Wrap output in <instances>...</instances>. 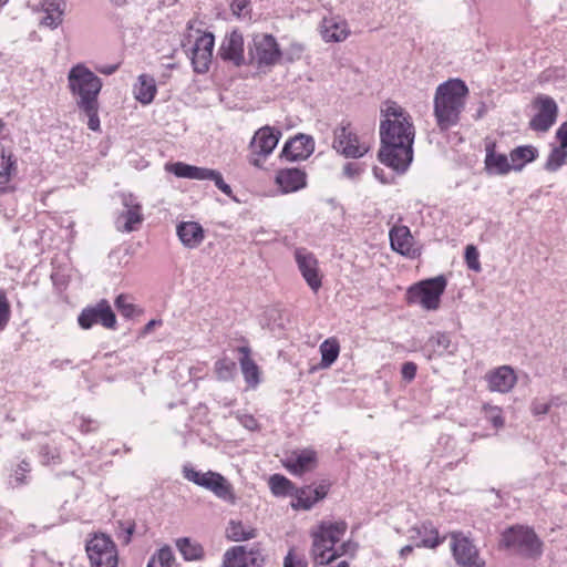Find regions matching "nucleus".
Masks as SVG:
<instances>
[{
  "label": "nucleus",
  "instance_id": "nucleus-1",
  "mask_svg": "<svg viewBox=\"0 0 567 567\" xmlns=\"http://www.w3.org/2000/svg\"><path fill=\"white\" fill-rule=\"evenodd\" d=\"M415 127L410 113L394 101L381 106L380 162L396 173H404L413 161Z\"/></svg>",
  "mask_w": 567,
  "mask_h": 567
},
{
  "label": "nucleus",
  "instance_id": "nucleus-2",
  "mask_svg": "<svg viewBox=\"0 0 567 567\" xmlns=\"http://www.w3.org/2000/svg\"><path fill=\"white\" fill-rule=\"evenodd\" d=\"M468 94L466 84L460 79H451L436 87L434 116L441 131L456 125Z\"/></svg>",
  "mask_w": 567,
  "mask_h": 567
},
{
  "label": "nucleus",
  "instance_id": "nucleus-3",
  "mask_svg": "<svg viewBox=\"0 0 567 567\" xmlns=\"http://www.w3.org/2000/svg\"><path fill=\"white\" fill-rule=\"evenodd\" d=\"M348 525L346 522H321L316 529L312 530V556L317 564L328 565L338 557L348 554L350 548L354 550L357 546L351 542H344L339 547L336 544L341 540L346 534Z\"/></svg>",
  "mask_w": 567,
  "mask_h": 567
},
{
  "label": "nucleus",
  "instance_id": "nucleus-4",
  "mask_svg": "<svg viewBox=\"0 0 567 567\" xmlns=\"http://www.w3.org/2000/svg\"><path fill=\"white\" fill-rule=\"evenodd\" d=\"M102 80L83 64H76L68 73V86L78 107L99 103Z\"/></svg>",
  "mask_w": 567,
  "mask_h": 567
},
{
  "label": "nucleus",
  "instance_id": "nucleus-5",
  "mask_svg": "<svg viewBox=\"0 0 567 567\" xmlns=\"http://www.w3.org/2000/svg\"><path fill=\"white\" fill-rule=\"evenodd\" d=\"M501 545L525 558L536 559L543 553V542L533 528L511 526L502 533Z\"/></svg>",
  "mask_w": 567,
  "mask_h": 567
},
{
  "label": "nucleus",
  "instance_id": "nucleus-6",
  "mask_svg": "<svg viewBox=\"0 0 567 567\" xmlns=\"http://www.w3.org/2000/svg\"><path fill=\"white\" fill-rule=\"evenodd\" d=\"M184 477L194 484L204 487L227 503L235 504L236 496L231 484L219 473L208 471L199 472L192 466L183 467Z\"/></svg>",
  "mask_w": 567,
  "mask_h": 567
},
{
  "label": "nucleus",
  "instance_id": "nucleus-7",
  "mask_svg": "<svg viewBox=\"0 0 567 567\" xmlns=\"http://www.w3.org/2000/svg\"><path fill=\"white\" fill-rule=\"evenodd\" d=\"M446 288L444 276L423 280L411 286L406 291L408 303H417L426 310H436L440 307L441 296Z\"/></svg>",
  "mask_w": 567,
  "mask_h": 567
},
{
  "label": "nucleus",
  "instance_id": "nucleus-8",
  "mask_svg": "<svg viewBox=\"0 0 567 567\" xmlns=\"http://www.w3.org/2000/svg\"><path fill=\"white\" fill-rule=\"evenodd\" d=\"M85 550L91 567H117V548L112 538L106 534H94L86 542Z\"/></svg>",
  "mask_w": 567,
  "mask_h": 567
},
{
  "label": "nucleus",
  "instance_id": "nucleus-9",
  "mask_svg": "<svg viewBox=\"0 0 567 567\" xmlns=\"http://www.w3.org/2000/svg\"><path fill=\"white\" fill-rule=\"evenodd\" d=\"M280 137L281 131L269 125L257 130L249 143V163L255 167H262L265 159L274 152Z\"/></svg>",
  "mask_w": 567,
  "mask_h": 567
},
{
  "label": "nucleus",
  "instance_id": "nucleus-10",
  "mask_svg": "<svg viewBox=\"0 0 567 567\" xmlns=\"http://www.w3.org/2000/svg\"><path fill=\"white\" fill-rule=\"evenodd\" d=\"M332 147L340 154L350 158L362 157L370 150L369 144L360 142L349 124H340L333 131Z\"/></svg>",
  "mask_w": 567,
  "mask_h": 567
},
{
  "label": "nucleus",
  "instance_id": "nucleus-11",
  "mask_svg": "<svg viewBox=\"0 0 567 567\" xmlns=\"http://www.w3.org/2000/svg\"><path fill=\"white\" fill-rule=\"evenodd\" d=\"M78 322L82 329H90L96 323L106 329H114L116 317L109 301L102 299L95 306L84 308L79 315Z\"/></svg>",
  "mask_w": 567,
  "mask_h": 567
},
{
  "label": "nucleus",
  "instance_id": "nucleus-12",
  "mask_svg": "<svg viewBox=\"0 0 567 567\" xmlns=\"http://www.w3.org/2000/svg\"><path fill=\"white\" fill-rule=\"evenodd\" d=\"M295 259L307 285L313 292H317L322 286V277L317 258L306 248H297L295 250Z\"/></svg>",
  "mask_w": 567,
  "mask_h": 567
},
{
  "label": "nucleus",
  "instance_id": "nucleus-13",
  "mask_svg": "<svg viewBox=\"0 0 567 567\" xmlns=\"http://www.w3.org/2000/svg\"><path fill=\"white\" fill-rule=\"evenodd\" d=\"M452 553L456 563L461 567H483L484 563L480 559L478 551L473 543L461 533H453Z\"/></svg>",
  "mask_w": 567,
  "mask_h": 567
},
{
  "label": "nucleus",
  "instance_id": "nucleus-14",
  "mask_svg": "<svg viewBox=\"0 0 567 567\" xmlns=\"http://www.w3.org/2000/svg\"><path fill=\"white\" fill-rule=\"evenodd\" d=\"M215 38L210 32L199 34L190 48V60L196 73H205L209 69L213 58Z\"/></svg>",
  "mask_w": 567,
  "mask_h": 567
},
{
  "label": "nucleus",
  "instance_id": "nucleus-15",
  "mask_svg": "<svg viewBox=\"0 0 567 567\" xmlns=\"http://www.w3.org/2000/svg\"><path fill=\"white\" fill-rule=\"evenodd\" d=\"M262 563L259 549L234 546L224 554L221 567H260Z\"/></svg>",
  "mask_w": 567,
  "mask_h": 567
},
{
  "label": "nucleus",
  "instance_id": "nucleus-16",
  "mask_svg": "<svg viewBox=\"0 0 567 567\" xmlns=\"http://www.w3.org/2000/svg\"><path fill=\"white\" fill-rule=\"evenodd\" d=\"M537 114L530 120L529 126L537 132H547L557 117V104L550 96L539 95L535 100Z\"/></svg>",
  "mask_w": 567,
  "mask_h": 567
},
{
  "label": "nucleus",
  "instance_id": "nucleus-17",
  "mask_svg": "<svg viewBox=\"0 0 567 567\" xmlns=\"http://www.w3.org/2000/svg\"><path fill=\"white\" fill-rule=\"evenodd\" d=\"M122 204L125 210L117 217V229L131 233L143 221L142 206L132 194H124L122 196Z\"/></svg>",
  "mask_w": 567,
  "mask_h": 567
},
{
  "label": "nucleus",
  "instance_id": "nucleus-18",
  "mask_svg": "<svg viewBox=\"0 0 567 567\" xmlns=\"http://www.w3.org/2000/svg\"><path fill=\"white\" fill-rule=\"evenodd\" d=\"M330 484L321 483L315 488L311 486L297 487L293 493L291 507L296 511H309L319 501L323 499L329 492Z\"/></svg>",
  "mask_w": 567,
  "mask_h": 567
},
{
  "label": "nucleus",
  "instance_id": "nucleus-19",
  "mask_svg": "<svg viewBox=\"0 0 567 567\" xmlns=\"http://www.w3.org/2000/svg\"><path fill=\"white\" fill-rule=\"evenodd\" d=\"M254 48V56L260 65H272L280 59L279 45L271 34L256 35Z\"/></svg>",
  "mask_w": 567,
  "mask_h": 567
},
{
  "label": "nucleus",
  "instance_id": "nucleus-20",
  "mask_svg": "<svg viewBox=\"0 0 567 567\" xmlns=\"http://www.w3.org/2000/svg\"><path fill=\"white\" fill-rule=\"evenodd\" d=\"M409 539L414 542L415 547L435 548L444 542L431 522L422 523L409 529Z\"/></svg>",
  "mask_w": 567,
  "mask_h": 567
},
{
  "label": "nucleus",
  "instance_id": "nucleus-21",
  "mask_svg": "<svg viewBox=\"0 0 567 567\" xmlns=\"http://www.w3.org/2000/svg\"><path fill=\"white\" fill-rule=\"evenodd\" d=\"M218 54L225 61H230L235 65H240L244 62V38L241 33L233 31L225 37Z\"/></svg>",
  "mask_w": 567,
  "mask_h": 567
},
{
  "label": "nucleus",
  "instance_id": "nucleus-22",
  "mask_svg": "<svg viewBox=\"0 0 567 567\" xmlns=\"http://www.w3.org/2000/svg\"><path fill=\"white\" fill-rule=\"evenodd\" d=\"M313 146L312 137L300 134L285 144L281 157L288 161L305 159L313 152Z\"/></svg>",
  "mask_w": 567,
  "mask_h": 567
},
{
  "label": "nucleus",
  "instance_id": "nucleus-23",
  "mask_svg": "<svg viewBox=\"0 0 567 567\" xmlns=\"http://www.w3.org/2000/svg\"><path fill=\"white\" fill-rule=\"evenodd\" d=\"M486 380L491 391L507 393L514 388L517 378L509 365H502L491 371L486 375Z\"/></svg>",
  "mask_w": 567,
  "mask_h": 567
},
{
  "label": "nucleus",
  "instance_id": "nucleus-24",
  "mask_svg": "<svg viewBox=\"0 0 567 567\" xmlns=\"http://www.w3.org/2000/svg\"><path fill=\"white\" fill-rule=\"evenodd\" d=\"M390 243L394 251L413 258L416 256L417 250L413 246V237L409 227L395 226L390 230Z\"/></svg>",
  "mask_w": 567,
  "mask_h": 567
},
{
  "label": "nucleus",
  "instance_id": "nucleus-25",
  "mask_svg": "<svg viewBox=\"0 0 567 567\" xmlns=\"http://www.w3.org/2000/svg\"><path fill=\"white\" fill-rule=\"evenodd\" d=\"M317 466V454L312 450H302L291 454L285 462V467L293 475H302Z\"/></svg>",
  "mask_w": 567,
  "mask_h": 567
},
{
  "label": "nucleus",
  "instance_id": "nucleus-26",
  "mask_svg": "<svg viewBox=\"0 0 567 567\" xmlns=\"http://www.w3.org/2000/svg\"><path fill=\"white\" fill-rule=\"evenodd\" d=\"M65 8L64 0H41L39 10L44 14L41 24L56 29L63 22Z\"/></svg>",
  "mask_w": 567,
  "mask_h": 567
},
{
  "label": "nucleus",
  "instance_id": "nucleus-27",
  "mask_svg": "<svg viewBox=\"0 0 567 567\" xmlns=\"http://www.w3.org/2000/svg\"><path fill=\"white\" fill-rule=\"evenodd\" d=\"M276 183L284 193L297 192L306 186V173L299 168L280 169Z\"/></svg>",
  "mask_w": 567,
  "mask_h": 567
},
{
  "label": "nucleus",
  "instance_id": "nucleus-28",
  "mask_svg": "<svg viewBox=\"0 0 567 567\" xmlns=\"http://www.w3.org/2000/svg\"><path fill=\"white\" fill-rule=\"evenodd\" d=\"M321 34L327 42H341L349 37L350 29L346 20L326 18L322 21Z\"/></svg>",
  "mask_w": 567,
  "mask_h": 567
},
{
  "label": "nucleus",
  "instance_id": "nucleus-29",
  "mask_svg": "<svg viewBox=\"0 0 567 567\" xmlns=\"http://www.w3.org/2000/svg\"><path fill=\"white\" fill-rule=\"evenodd\" d=\"M177 236L187 248H196L204 240V229L196 221H183L177 225Z\"/></svg>",
  "mask_w": 567,
  "mask_h": 567
},
{
  "label": "nucleus",
  "instance_id": "nucleus-30",
  "mask_svg": "<svg viewBox=\"0 0 567 567\" xmlns=\"http://www.w3.org/2000/svg\"><path fill=\"white\" fill-rule=\"evenodd\" d=\"M452 340L446 332H436L431 336L423 346V352L425 357L431 360L434 357H441L445 353H453L454 349H451Z\"/></svg>",
  "mask_w": 567,
  "mask_h": 567
},
{
  "label": "nucleus",
  "instance_id": "nucleus-31",
  "mask_svg": "<svg viewBox=\"0 0 567 567\" xmlns=\"http://www.w3.org/2000/svg\"><path fill=\"white\" fill-rule=\"evenodd\" d=\"M238 351L243 354L239 359L245 381L250 388H256L260 382V371L256 362L250 358V349L240 347Z\"/></svg>",
  "mask_w": 567,
  "mask_h": 567
},
{
  "label": "nucleus",
  "instance_id": "nucleus-32",
  "mask_svg": "<svg viewBox=\"0 0 567 567\" xmlns=\"http://www.w3.org/2000/svg\"><path fill=\"white\" fill-rule=\"evenodd\" d=\"M537 156L538 151L533 145H523L514 148L509 153L513 171H522L526 164L534 162Z\"/></svg>",
  "mask_w": 567,
  "mask_h": 567
},
{
  "label": "nucleus",
  "instance_id": "nucleus-33",
  "mask_svg": "<svg viewBox=\"0 0 567 567\" xmlns=\"http://www.w3.org/2000/svg\"><path fill=\"white\" fill-rule=\"evenodd\" d=\"M134 94L136 100L142 104H150L156 94L155 80L147 74L140 75L138 83L134 89Z\"/></svg>",
  "mask_w": 567,
  "mask_h": 567
},
{
  "label": "nucleus",
  "instance_id": "nucleus-34",
  "mask_svg": "<svg viewBox=\"0 0 567 567\" xmlns=\"http://www.w3.org/2000/svg\"><path fill=\"white\" fill-rule=\"evenodd\" d=\"M486 169L493 174L505 175L513 171L511 159L493 151H488L485 158Z\"/></svg>",
  "mask_w": 567,
  "mask_h": 567
},
{
  "label": "nucleus",
  "instance_id": "nucleus-35",
  "mask_svg": "<svg viewBox=\"0 0 567 567\" xmlns=\"http://www.w3.org/2000/svg\"><path fill=\"white\" fill-rule=\"evenodd\" d=\"M17 173V161L0 145V186L8 184Z\"/></svg>",
  "mask_w": 567,
  "mask_h": 567
},
{
  "label": "nucleus",
  "instance_id": "nucleus-36",
  "mask_svg": "<svg viewBox=\"0 0 567 567\" xmlns=\"http://www.w3.org/2000/svg\"><path fill=\"white\" fill-rule=\"evenodd\" d=\"M206 167H197L183 162L166 165V169L181 178L203 181Z\"/></svg>",
  "mask_w": 567,
  "mask_h": 567
},
{
  "label": "nucleus",
  "instance_id": "nucleus-37",
  "mask_svg": "<svg viewBox=\"0 0 567 567\" xmlns=\"http://www.w3.org/2000/svg\"><path fill=\"white\" fill-rule=\"evenodd\" d=\"M227 537L234 542H244L257 536V529L243 522L231 520L226 529Z\"/></svg>",
  "mask_w": 567,
  "mask_h": 567
},
{
  "label": "nucleus",
  "instance_id": "nucleus-38",
  "mask_svg": "<svg viewBox=\"0 0 567 567\" xmlns=\"http://www.w3.org/2000/svg\"><path fill=\"white\" fill-rule=\"evenodd\" d=\"M176 547L185 560H198L204 556L202 545L188 537L176 539Z\"/></svg>",
  "mask_w": 567,
  "mask_h": 567
},
{
  "label": "nucleus",
  "instance_id": "nucleus-39",
  "mask_svg": "<svg viewBox=\"0 0 567 567\" xmlns=\"http://www.w3.org/2000/svg\"><path fill=\"white\" fill-rule=\"evenodd\" d=\"M269 488L275 496H293L297 486L280 474H274L269 477Z\"/></svg>",
  "mask_w": 567,
  "mask_h": 567
},
{
  "label": "nucleus",
  "instance_id": "nucleus-40",
  "mask_svg": "<svg viewBox=\"0 0 567 567\" xmlns=\"http://www.w3.org/2000/svg\"><path fill=\"white\" fill-rule=\"evenodd\" d=\"M340 344L334 338H330L324 340L320 344V353H321V362L320 367L322 369L329 368L339 357Z\"/></svg>",
  "mask_w": 567,
  "mask_h": 567
},
{
  "label": "nucleus",
  "instance_id": "nucleus-41",
  "mask_svg": "<svg viewBox=\"0 0 567 567\" xmlns=\"http://www.w3.org/2000/svg\"><path fill=\"white\" fill-rule=\"evenodd\" d=\"M567 162V147L561 144L551 148L544 165L547 172H557Z\"/></svg>",
  "mask_w": 567,
  "mask_h": 567
},
{
  "label": "nucleus",
  "instance_id": "nucleus-42",
  "mask_svg": "<svg viewBox=\"0 0 567 567\" xmlns=\"http://www.w3.org/2000/svg\"><path fill=\"white\" fill-rule=\"evenodd\" d=\"M237 371V364L230 359H220L215 363V372L220 381H230Z\"/></svg>",
  "mask_w": 567,
  "mask_h": 567
},
{
  "label": "nucleus",
  "instance_id": "nucleus-43",
  "mask_svg": "<svg viewBox=\"0 0 567 567\" xmlns=\"http://www.w3.org/2000/svg\"><path fill=\"white\" fill-rule=\"evenodd\" d=\"M80 111H82L85 116H87V127L94 132H99L101 128L100 124V117H99V110L100 104L94 103L85 106L79 107Z\"/></svg>",
  "mask_w": 567,
  "mask_h": 567
},
{
  "label": "nucleus",
  "instance_id": "nucleus-44",
  "mask_svg": "<svg viewBox=\"0 0 567 567\" xmlns=\"http://www.w3.org/2000/svg\"><path fill=\"white\" fill-rule=\"evenodd\" d=\"M203 181H213L215 186L225 195H231V187L225 183L221 174L218 171L205 168Z\"/></svg>",
  "mask_w": 567,
  "mask_h": 567
},
{
  "label": "nucleus",
  "instance_id": "nucleus-45",
  "mask_svg": "<svg viewBox=\"0 0 567 567\" xmlns=\"http://www.w3.org/2000/svg\"><path fill=\"white\" fill-rule=\"evenodd\" d=\"M11 318V306L6 292L0 289V332L6 329Z\"/></svg>",
  "mask_w": 567,
  "mask_h": 567
},
{
  "label": "nucleus",
  "instance_id": "nucleus-46",
  "mask_svg": "<svg viewBox=\"0 0 567 567\" xmlns=\"http://www.w3.org/2000/svg\"><path fill=\"white\" fill-rule=\"evenodd\" d=\"M465 262L471 270L481 271L480 254L474 245L466 246Z\"/></svg>",
  "mask_w": 567,
  "mask_h": 567
},
{
  "label": "nucleus",
  "instance_id": "nucleus-47",
  "mask_svg": "<svg viewBox=\"0 0 567 567\" xmlns=\"http://www.w3.org/2000/svg\"><path fill=\"white\" fill-rule=\"evenodd\" d=\"M284 567H308L305 556L291 548L284 559Z\"/></svg>",
  "mask_w": 567,
  "mask_h": 567
},
{
  "label": "nucleus",
  "instance_id": "nucleus-48",
  "mask_svg": "<svg viewBox=\"0 0 567 567\" xmlns=\"http://www.w3.org/2000/svg\"><path fill=\"white\" fill-rule=\"evenodd\" d=\"M115 307L120 313L126 318H131L135 313V306L128 301L124 295H120L115 300Z\"/></svg>",
  "mask_w": 567,
  "mask_h": 567
},
{
  "label": "nucleus",
  "instance_id": "nucleus-49",
  "mask_svg": "<svg viewBox=\"0 0 567 567\" xmlns=\"http://www.w3.org/2000/svg\"><path fill=\"white\" fill-rule=\"evenodd\" d=\"M231 11L237 17H247L250 12V2L248 0H234L230 4Z\"/></svg>",
  "mask_w": 567,
  "mask_h": 567
},
{
  "label": "nucleus",
  "instance_id": "nucleus-50",
  "mask_svg": "<svg viewBox=\"0 0 567 567\" xmlns=\"http://www.w3.org/2000/svg\"><path fill=\"white\" fill-rule=\"evenodd\" d=\"M135 530V524L134 523H120V532L117 534L118 539L122 540L124 545H127L131 543L132 535Z\"/></svg>",
  "mask_w": 567,
  "mask_h": 567
},
{
  "label": "nucleus",
  "instance_id": "nucleus-51",
  "mask_svg": "<svg viewBox=\"0 0 567 567\" xmlns=\"http://www.w3.org/2000/svg\"><path fill=\"white\" fill-rule=\"evenodd\" d=\"M154 558H156L159 563H162L164 566L169 567L172 561L174 560V555L171 549V547L165 546L158 549L154 555Z\"/></svg>",
  "mask_w": 567,
  "mask_h": 567
},
{
  "label": "nucleus",
  "instance_id": "nucleus-52",
  "mask_svg": "<svg viewBox=\"0 0 567 567\" xmlns=\"http://www.w3.org/2000/svg\"><path fill=\"white\" fill-rule=\"evenodd\" d=\"M362 167L358 163L348 162L342 169V175L349 179H355L362 173Z\"/></svg>",
  "mask_w": 567,
  "mask_h": 567
},
{
  "label": "nucleus",
  "instance_id": "nucleus-53",
  "mask_svg": "<svg viewBox=\"0 0 567 567\" xmlns=\"http://www.w3.org/2000/svg\"><path fill=\"white\" fill-rule=\"evenodd\" d=\"M416 370H417V367L414 362L409 361V362L403 363L402 369H401L402 378L405 381L411 382L415 378Z\"/></svg>",
  "mask_w": 567,
  "mask_h": 567
},
{
  "label": "nucleus",
  "instance_id": "nucleus-54",
  "mask_svg": "<svg viewBox=\"0 0 567 567\" xmlns=\"http://www.w3.org/2000/svg\"><path fill=\"white\" fill-rule=\"evenodd\" d=\"M491 422L495 427H502L504 425V419L498 408H492L489 414Z\"/></svg>",
  "mask_w": 567,
  "mask_h": 567
},
{
  "label": "nucleus",
  "instance_id": "nucleus-55",
  "mask_svg": "<svg viewBox=\"0 0 567 567\" xmlns=\"http://www.w3.org/2000/svg\"><path fill=\"white\" fill-rule=\"evenodd\" d=\"M30 471V464L25 461H22L18 468L16 470V480L22 484L24 483V475Z\"/></svg>",
  "mask_w": 567,
  "mask_h": 567
},
{
  "label": "nucleus",
  "instance_id": "nucleus-56",
  "mask_svg": "<svg viewBox=\"0 0 567 567\" xmlns=\"http://www.w3.org/2000/svg\"><path fill=\"white\" fill-rule=\"evenodd\" d=\"M550 405L546 402H533L532 404V412L535 415H543L548 413Z\"/></svg>",
  "mask_w": 567,
  "mask_h": 567
},
{
  "label": "nucleus",
  "instance_id": "nucleus-57",
  "mask_svg": "<svg viewBox=\"0 0 567 567\" xmlns=\"http://www.w3.org/2000/svg\"><path fill=\"white\" fill-rule=\"evenodd\" d=\"M240 423L248 430L254 431L258 427L257 420L251 415H244Z\"/></svg>",
  "mask_w": 567,
  "mask_h": 567
},
{
  "label": "nucleus",
  "instance_id": "nucleus-58",
  "mask_svg": "<svg viewBox=\"0 0 567 567\" xmlns=\"http://www.w3.org/2000/svg\"><path fill=\"white\" fill-rule=\"evenodd\" d=\"M556 136L563 146L567 147V122L563 123L556 132Z\"/></svg>",
  "mask_w": 567,
  "mask_h": 567
},
{
  "label": "nucleus",
  "instance_id": "nucleus-59",
  "mask_svg": "<svg viewBox=\"0 0 567 567\" xmlns=\"http://www.w3.org/2000/svg\"><path fill=\"white\" fill-rule=\"evenodd\" d=\"M414 546L415 545H405L404 547H402L400 553H399L400 557L401 558H406L413 551Z\"/></svg>",
  "mask_w": 567,
  "mask_h": 567
},
{
  "label": "nucleus",
  "instance_id": "nucleus-60",
  "mask_svg": "<svg viewBox=\"0 0 567 567\" xmlns=\"http://www.w3.org/2000/svg\"><path fill=\"white\" fill-rule=\"evenodd\" d=\"M161 323H162V321H161V320H154V319H153V320L148 321V322H147V324H146V326H145V328H144V332H145V333H148L150 331H152V330H153V328H154L155 326L161 324Z\"/></svg>",
  "mask_w": 567,
  "mask_h": 567
},
{
  "label": "nucleus",
  "instance_id": "nucleus-61",
  "mask_svg": "<svg viewBox=\"0 0 567 567\" xmlns=\"http://www.w3.org/2000/svg\"><path fill=\"white\" fill-rule=\"evenodd\" d=\"M146 567H166V566H164L162 563H159L156 558H154L152 556L151 559L148 560Z\"/></svg>",
  "mask_w": 567,
  "mask_h": 567
},
{
  "label": "nucleus",
  "instance_id": "nucleus-62",
  "mask_svg": "<svg viewBox=\"0 0 567 567\" xmlns=\"http://www.w3.org/2000/svg\"><path fill=\"white\" fill-rule=\"evenodd\" d=\"M380 172H382V169H380V168H378V167H374V168H373L374 176H375L377 178L381 179V182H383V183H384L385 181L381 177V173H380Z\"/></svg>",
  "mask_w": 567,
  "mask_h": 567
},
{
  "label": "nucleus",
  "instance_id": "nucleus-63",
  "mask_svg": "<svg viewBox=\"0 0 567 567\" xmlns=\"http://www.w3.org/2000/svg\"><path fill=\"white\" fill-rule=\"evenodd\" d=\"M115 70H116V66L113 65V66L107 68V70H105L103 72L106 73V74H112Z\"/></svg>",
  "mask_w": 567,
  "mask_h": 567
},
{
  "label": "nucleus",
  "instance_id": "nucleus-64",
  "mask_svg": "<svg viewBox=\"0 0 567 567\" xmlns=\"http://www.w3.org/2000/svg\"><path fill=\"white\" fill-rule=\"evenodd\" d=\"M9 0H0V9L8 2Z\"/></svg>",
  "mask_w": 567,
  "mask_h": 567
}]
</instances>
